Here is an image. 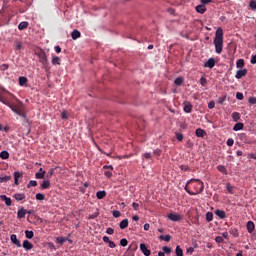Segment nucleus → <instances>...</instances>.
Instances as JSON below:
<instances>
[{
	"label": "nucleus",
	"mask_w": 256,
	"mask_h": 256,
	"mask_svg": "<svg viewBox=\"0 0 256 256\" xmlns=\"http://www.w3.org/2000/svg\"><path fill=\"white\" fill-rule=\"evenodd\" d=\"M45 173H46L45 171L37 172L35 174L36 179H45Z\"/></svg>",
	"instance_id": "37"
},
{
	"label": "nucleus",
	"mask_w": 256,
	"mask_h": 256,
	"mask_svg": "<svg viewBox=\"0 0 256 256\" xmlns=\"http://www.w3.org/2000/svg\"><path fill=\"white\" fill-rule=\"evenodd\" d=\"M143 158L144 159H152L153 155L150 152H146L143 154Z\"/></svg>",
	"instance_id": "52"
},
{
	"label": "nucleus",
	"mask_w": 256,
	"mask_h": 256,
	"mask_svg": "<svg viewBox=\"0 0 256 256\" xmlns=\"http://www.w3.org/2000/svg\"><path fill=\"white\" fill-rule=\"evenodd\" d=\"M27 196H25V193H16L13 195V198L16 201H24V199H26Z\"/></svg>",
	"instance_id": "13"
},
{
	"label": "nucleus",
	"mask_w": 256,
	"mask_h": 256,
	"mask_svg": "<svg viewBox=\"0 0 256 256\" xmlns=\"http://www.w3.org/2000/svg\"><path fill=\"white\" fill-rule=\"evenodd\" d=\"M71 37L74 41H76V39H79V37H81V32H79V30H74L71 33Z\"/></svg>",
	"instance_id": "22"
},
{
	"label": "nucleus",
	"mask_w": 256,
	"mask_h": 256,
	"mask_svg": "<svg viewBox=\"0 0 256 256\" xmlns=\"http://www.w3.org/2000/svg\"><path fill=\"white\" fill-rule=\"evenodd\" d=\"M208 109H215V102L211 101L208 103Z\"/></svg>",
	"instance_id": "61"
},
{
	"label": "nucleus",
	"mask_w": 256,
	"mask_h": 256,
	"mask_svg": "<svg viewBox=\"0 0 256 256\" xmlns=\"http://www.w3.org/2000/svg\"><path fill=\"white\" fill-rule=\"evenodd\" d=\"M230 234L233 235V237H239V232L237 229H231Z\"/></svg>",
	"instance_id": "51"
},
{
	"label": "nucleus",
	"mask_w": 256,
	"mask_h": 256,
	"mask_svg": "<svg viewBox=\"0 0 256 256\" xmlns=\"http://www.w3.org/2000/svg\"><path fill=\"white\" fill-rule=\"evenodd\" d=\"M206 221H208V223L213 221V212L206 213Z\"/></svg>",
	"instance_id": "41"
},
{
	"label": "nucleus",
	"mask_w": 256,
	"mask_h": 256,
	"mask_svg": "<svg viewBox=\"0 0 256 256\" xmlns=\"http://www.w3.org/2000/svg\"><path fill=\"white\" fill-rule=\"evenodd\" d=\"M31 187H37V181L30 180L29 183L27 184V188L31 189Z\"/></svg>",
	"instance_id": "39"
},
{
	"label": "nucleus",
	"mask_w": 256,
	"mask_h": 256,
	"mask_svg": "<svg viewBox=\"0 0 256 256\" xmlns=\"http://www.w3.org/2000/svg\"><path fill=\"white\" fill-rule=\"evenodd\" d=\"M106 233L107 235H113V233H115V230H113V228H107Z\"/></svg>",
	"instance_id": "62"
},
{
	"label": "nucleus",
	"mask_w": 256,
	"mask_h": 256,
	"mask_svg": "<svg viewBox=\"0 0 256 256\" xmlns=\"http://www.w3.org/2000/svg\"><path fill=\"white\" fill-rule=\"evenodd\" d=\"M236 99H238L239 101H243V99H244L243 93L237 92L236 93Z\"/></svg>",
	"instance_id": "53"
},
{
	"label": "nucleus",
	"mask_w": 256,
	"mask_h": 256,
	"mask_svg": "<svg viewBox=\"0 0 256 256\" xmlns=\"http://www.w3.org/2000/svg\"><path fill=\"white\" fill-rule=\"evenodd\" d=\"M96 197H97V199H105V197H107V192H105V191H98L96 193Z\"/></svg>",
	"instance_id": "26"
},
{
	"label": "nucleus",
	"mask_w": 256,
	"mask_h": 256,
	"mask_svg": "<svg viewBox=\"0 0 256 256\" xmlns=\"http://www.w3.org/2000/svg\"><path fill=\"white\" fill-rule=\"evenodd\" d=\"M234 144L235 140H233V138H229L226 142V145H228V147H233Z\"/></svg>",
	"instance_id": "48"
},
{
	"label": "nucleus",
	"mask_w": 256,
	"mask_h": 256,
	"mask_svg": "<svg viewBox=\"0 0 256 256\" xmlns=\"http://www.w3.org/2000/svg\"><path fill=\"white\" fill-rule=\"evenodd\" d=\"M0 159H9V152L5 150L0 152Z\"/></svg>",
	"instance_id": "35"
},
{
	"label": "nucleus",
	"mask_w": 256,
	"mask_h": 256,
	"mask_svg": "<svg viewBox=\"0 0 256 256\" xmlns=\"http://www.w3.org/2000/svg\"><path fill=\"white\" fill-rule=\"evenodd\" d=\"M120 245H121V247H127V245H129V241H127V239L123 238L120 240Z\"/></svg>",
	"instance_id": "46"
},
{
	"label": "nucleus",
	"mask_w": 256,
	"mask_h": 256,
	"mask_svg": "<svg viewBox=\"0 0 256 256\" xmlns=\"http://www.w3.org/2000/svg\"><path fill=\"white\" fill-rule=\"evenodd\" d=\"M27 27H29V22H21V23L18 25L19 31H23L24 29H27Z\"/></svg>",
	"instance_id": "27"
},
{
	"label": "nucleus",
	"mask_w": 256,
	"mask_h": 256,
	"mask_svg": "<svg viewBox=\"0 0 256 256\" xmlns=\"http://www.w3.org/2000/svg\"><path fill=\"white\" fill-rule=\"evenodd\" d=\"M215 241H216V243H223V241H224L223 236H217L215 238Z\"/></svg>",
	"instance_id": "57"
},
{
	"label": "nucleus",
	"mask_w": 256,
	"mask_h": 256,
	"mask_svg": "<svg viewBox=\"0 0 256 256\" xmlns=\"http://www.w3.org/2000/svg\"><path fill=\"white\" fill-rule=\"evenodd\" d=\"M132 207H133V209H134V211H139V204L138 203H133L132 204Z\"/></svg>",
	"instance_id": "64"
},
{
	"label": "nucleus",
	"mask_w": 256,
	"mask_h": 256,
	"mask_svg": "<svg viewBox=\"0 0 256 256\" xmlns=\"http://www.w3.org/2000/svg\"><path fill=\"white\" fill-rule=\"evenodd\" d=\"M215 52L220 55L223 51V29L218 28L216 30L215 38H214Z\"/></svg>",
	"instance_id": "2"
},
{
	"label": "nucleus",
	"mask_w": 256,
	"mask_h": 256,
	"mask_svg": "<svg viewBox=\"0 0 256 256\" xmlns=\"http://www.w3.org/2000/svg\"><path fill=\"white\" fill-rule=\"evenodd\" d=\"M6 95H10V97H15L11 92L7 91L4 87H0V103H3V105H7V107L11 108V111L13 113H16V115H19V117H25V112H23V104H11L9 101H7V98H5Z\"/></svg>",
	"instance_id": "1"
},
{
	"label": "nucleus",
	"mask_w": 256,
	"mask_h": 256,
	"mask_svg": "<svg viewBox=\"0 0 256 256\" xmlns=\"http://www.w3.org/2000/svg\"><path fill=\"white\" fill-rule=\"evenodd\" d=\"M250 63H251L252 65H256V55H252V56H251Z\"/></svg>",
	"instance_id": "60"
},
{
	"label": "nucleus",
	"mask_w": 256,
	"mask_h": 256,
	"mask_svg": "<svg viewBox=\"0 0 256 256\" xmlns=\"http://www.w3.org/2000/svg\"><path fill=\"white\" fill-rule=\"evenodd\" d=\"M249 7L252 11H256V0H250Z\"/></svg>",
	"instance_id": "38"
},
{
	"label": "nucleus",
	"mask_w": 256,
	"mask_h": 256,
	"mask_svg": "<svg viewBox=\"0 0 256 256\" xmlns=\"http://www.w3.org/2000/svg\"><path fill=\"white\" fill-rule=\"evenodd\" d=\"M51 187V182L49 180H44L40 186L41 189H49Z\"/></svg>",
	"instance_id": "25"
},
{
	"label": "nucleus",
	"mask_w": 256,
	"mask_h": 256,
	"mask_svg": "<svg viewBox=\"0 0 256 256\" xmlns=\"http://www.w3.org/2000/svg\"><path fill=\"white\" fill-rule=\"evenodd\" d=\"M159 239L161 241H166L167 243H169V241H171V235L167 234V235H160Z\"/></svg>",
	"instance_id": "28"
},
{
	"label": "nucleus",
	"mask_w": 256,
	"mask_h": 256,
	"mask_svg": "<svg viewBox=\"0 0 256 256\" xmlns=\"http://www.w3.org/2000/svg\"><path fill=\"white\" fill-rule=\"evenodd\" d=\"M120 229H127V227H129V220L128 219H124L120 222Z\"/></svg>",
	"instance_id": "23"
},
{
	"label": "nucleus",
	"mask_w": 256,
	"mask_h": 256,
	"mask_svg": "<svg viewBox=\"0 0 256 256\" xmlns=\"http://www.w3.org/2000/svg\"><path fill=\"white\" fill-rule=\"evenodd\" d=\"M226 189L230 195L235 193V186H232L231 183L226 184Z\"/></svg>",
	"instance_id": "21"
},
{
	"label": "nucleus",
	"mask_w": 256,
	"mask_h": 256,
	"mask_svg": "<svg viewBox=\"0 0 256 256\" xmlns=\"http://www.w3.org/2000/svg\"><path fill=\"white\" fill-rule=\"evenodd\" d=\"M65 241H67V238H65V237L56 238V243H59L60 245H63V243H65Z\"/></svg>",
	"instance_id": "43"
},
{
	"label": "nucleus",
	"mask_w": 256,
	"mask_h": 256,
	"mask_svg": "<svg viewBox=\"0 0 256 256\" xmlns=\"http://www.w3.org/2000/svg\"><path fill=\"white\" fill-rule=\"evenodd\" d=\"M16 49H17L18 51H21V49H23V44H22L21 42H17V43H16Z\"/></svg>",
	"instance_id": "59"
},
{
	"label": "nucleus",
	"mask_w": 256,
	"mask_h": 256,
	"mask_svg": "<svg viewBox=\"0 0 256 256\" xmlns=\"http://www.w3.org/2000/svg\"><path fill=\"white\" fill-rule=\"evenodd\" d=\"M113 217H121V212L119 210H114L112 213Z\"/></svg>",
	"instance_id": "56"
},
{
	"label": "nucleus",
	"mask_w": 256,
	"mask_h": 256,
	"mask_svg": "<svg viewBox=\"0 0 256 256\" xmlns=\"http://www.w3.org/2000/svg\"><path fill=\"white\" fill-rule=\"evenodd\" d=\"M183 111L184 113H191L193 111V104L189 101H184Z\"/></svg>",
	"instance_id": "5"
},
{
	"label": "nucleus",
	"mask_w": 256,
	"mask_h": 256,
	"mask_svg": "<svg viewBox=\"0 0 256 256\" xmlns=\"http://www.w3.org/2000/svg\"><path fill=\"white\" fill-rule=\"evenodd\" d=\"M37 201H45V194L43 193H37L36 194Z\"/></svg>",
	"instance_id": "40"
},
{
	"label": "nucleus",
	"mask_w": 256,
	"mask_h": 256,
	"mask_svg": "<svg viewBox=\"0 0 256 256\" xmlns=\"http://www.w3.org/2000/svg\"><path fill=\"white\" fill-rule=\"evenodd\" d=\"M22 247L26 250V251H31V249H33V243L29 242V240H24Z\"/></svg>",
	"instance_id": "10"
},
{
	"label": "nucleus",
	"mask_w": 256,
	"mask_h": 256,
	"mask_svg": "<svg viewBox=\"0 0 256 256\" xmlns=\"http://www.w3.org/2000/svg\"><path fill=\"white\" fill-rule=\"evenodd\" d=\"M55 173V169H50L46 175L47 179H51L53 177V174Z\"/></svg>",
	"instance_id": "49"
},
{
	"label": "nucleus",
	"mask_w": 256,
	"mask_h": 256,
	"mask_svg": "<svg viewBox=\"0 0 256 256\" xmlns=\"http://www.w3.org/2000/svg\"><path fill=\"white\" fill-rule=\"evenodd\" d=\"M25 235H26L27 239H33V237H35V233L33 231H30V230H26Z\"/></svg>",
	"instance_id": "33"
},
{
	"label": "nucleus",
	"mask_w": 256,
	"mask_h": 256,
	"mask_svg": "<svg viewBox=\"0 0 256 256\" xmlns=\"http://www.w3.org/2000/svg\"><path fill=\"white\" fill-rule=\"evenodd\" d=\"M189 185H191V184H189V182H187L184 189H185L186 193H188V195H191V193H194V192L191 191V187Z\"/></svg>",
	"instance_id": "45"
},
{
	"label": "nucleus",
	"mask_w": 256,
	"mask_h": 256,
	"mask_svg": "<svg viewBox=\"0 0 256 256\" xmlns=\"http://www.w3.org/2000/svg\"><path fill=\"white\" fill-rule=\"evenodd\" d=\"M0 199L1 201L5 202V205H7V207H11V205H13V201L11 200V198L7 197V195H0Z\"/></svg>",
	"instance_id": "7"
},
{
	"label": "nucleus",
	"mask_w": 256,
	"mask_h": 256,
	"mask_svg": "<svg viewBox=\"0 0 256 256\" xmlns=\"http://www.w3.org/2000/svg\"><path fill=\"white\" fill-rule=\"evenodd\" d=\"M196 11L197 13H201V15H203V13L207 11V7H205V4H200L196 6Z\"/></svg>",
	"instance_id": "15"
},
{
	"label": "nucleus",
	"mask_w": 256,
	"mask_h": 256,
	"mask_svg": "<svg viewBox=\"0 0 256 256\" xmlns=\"http://www.w3.org/2000/svg\"><path fill=\"white\" fill-rule=\"evenodd\" d=\"M183 138H184L183 134H181V133H177V134H176V139H177L178 141H183Z\"/></svg>",
	"instance_id": "58"
},
{
	"label": "nucleus",
	"mask_w": 256,
	"mask_h": 256,
	"mask_svg": "<svg viewBox=\"0 0 256 256\" xmlns=\"http://www.w3.org/2000/svg\"><path fill=\"white\" fill-rule=\"evenodd\" d=\"M188 185H191L194 189L193 193H190L191 195H199L200 193H203V190L205 189V185L200 179H190Z\"/></svg>",
	"instance_id": "3"
},
{
	"label": "nucleus",
	"mask_w": 256,
	"mask_h": 256,
	"mask_svg": "<svg viewBox=\"0 0 256 256\" xmlns=\"http://www.w3.org/2000/svg\"><path fill=\"white\" fill-rule=\"evenodd\" d=\"M237 69H243L245 67V60L244 59H238L236 62Z\"/></svg>",
	"instance_id": "24"
},
{
	"label": "nucleus",
	"mask_w": 256,
	"mask_h": 256,
	"mask_svg": "<svg viewBox=\"0 0 256 256\" xmlns=\"http://www.w3.org/2000/svg\"><path fill=\"white\" fill-rule=\"evenodd\" d=\"M227 99V96H223V97H220L219 99H218V103L220 104V105H223V103H225V100Z\"/></svg>",
	"instance_id": "55"
},
{
	"label": "nucleus",
	"mask_w": 256,
	"mask_h": 256,
	"mask_svg": "<svg viewBox=\"0 0 256 256\" xmlns=\"http://www.w3.org/2000/svg\"><path fill=\"white\" fill-rule=\"evenodd\" d=\"M195 133H196V137H204L205 136V131L201 128L196 129Z\"/></svg>",
	"instance_id": "31"
},
{
	"label": "nucleus",
	"mask_w": 256,
	"mask_h": 256,
	"mask_svg": "<svg viewBox=\"0 0 256 256\" xmlns=\"http://www.w3.org/2000/svg\"><path fill=\"white\" fill-rule=\"evenodd\" d=\"M25 215H27V210H25L24 208H21L20 210H18V214H17L18 219H25Z\"/></svg>",
	"instance_id": "17"
},
{
	"label": "nucleus",
	"mask_w": 256,
	"mask_h": 256,
	"mask_svg": "<svg viewBox=\"0 0 256 256\" xmlns=\"http://www.w3.org/2000/svg\"><path fill=\"white\" fill-rule=\"evenodd\" d=\"M168 219H170V221H181V219H183V216L177 213H170L168 215Z\"/></svg>",
	"instance_id": "6"
},
{
	"label": "nucleus",
	"mask_w": 256,
	"mask_h": 256,
	"mask_svg": "<svg viewBox=\"0 0 256 256\" xmlns=\"http://www.w3.org/2000/svg\"><path fill=\"white\" fill-rule=\"evenodd\" d=\"M245 75H247V69L238 70L236 72L235 78L241 79V78L245 77Z\"/></svg>",
	"instance_id": "11"
},
{
	"label": "nucleus",
	"mask_w": 256,
	"mask_h": 256,
	"mask_svg": "<svg viewBox=\"0 0 256 256\" xmlns=\"http://www.w3.org/2000/svg\"><path fill=\"white\" fill-rule=\"evenodd\" d=\"M10 241L16 245V247H21V241L19 239H17V235L16 234H12L10 236Z\"/></svg>",
	"instance_id": "9"
},
{
	"label": "nucleus",
	"mask_w": 256,
	"mask_h": 256,
	"mask_svg": "<svg viewBox=\"0 0 256 256\" xmlns=\"http://www.w3.org/2000/svg\"><path fill=\"white\" fill-rule=\"evenodd\" d=\"M27 81H28L27 77L22 76L19 78V85H21V87H23V85H25V83H27Z\"/></svg>",
	"instance_id": "42"
},
{
	"label": "nucleus",
	"mask_w": 256,
	"mask_h": 256,
	"mask_svg": "<svg viewBox=\"0 0 256 256\" xmlns=\"http://www.w3.org/2000/svg\"><path fill=\"white\" fill-rule=\"evenodd\" d=\"M200 85H202V87H205L207 85V78L201 77L200 78Z\"/></svg>",
	"instance_id": "50"
},
{
	"label": "nucleus",
	"mask_w": 256,
	"mask_h": 256,
	"mask_svg": "<svg viewBox=\"0 0 256 256\" xmlns=\"http://www.w3.org/2000/svg\"><path fill=\"white\" fill-rule=\"evenodd\" d=\"M162 251H164V253H166L167 255H169V253H171L173 250L171 249V247L164 246V247L162 248Z\"/></svg>",
	"instance_id": "47"
},
{
	"label": "nucleus",
	"mask_w": 256,
	"mask_h": 256,
	"mask_svg": "<svg viewBox=\"0 0 256 256\" xmlns=\"http://www.w3.org/2000/svg\"><path fill=\"white\" fill-rule=\"evenodd\" d=\"M246 227L248 233H253V231H255V223H253V221H248Z\"/></svg>",
	"instance_id": "14"
},
{
	"label": "nucleus",
	"mask_w": 256,
	"mask_h": 256,
	"mask_svg": "<svg viewBox=\"0 0 256 256\" xmlns=\"http://www.w3.org/2000/svg\"><path fill=\"white\" fill-rule=\"evenodd\" d=\"M52 65H61V58L59 56H55L52 58Z\"/></svg>",
	"instance_id": "30"
},
{
	"label": "nucleus",
	"mask_w": 256,
	"mask_h": 256,
	"mask_svg": "<svg viewBox=\"0 0 256 256\" xmlns=\"http://www.w3.org/2000/svg\"><path fill=\"white\" fill-rule=\"evenodd\" d=\"M184 81H185V80L183 79V77H178V78H176V79L174 80V84L179 87V86L183 85V82H184Z\"/></svg>",
	"instance_id": "32"
},
{
	"label": "nucleus",
	"mask_w": 256,
	"mask_h": 256,
	"mask_svg": "<svg viewBox=\"0 0 256 256\" xmlns=\"http://www.w3.org/2000/svg\"><path fill=\"white\" fill-rule=\"evenodd\" d=\"M215 215H217V217L220 219H225V217H227V214L223 210H216Z\"/></svg>",
	"instance_id": "19"
},
{
	"label": "nucleus",
	"mask_w": 256,
	"mask_h": 256,
	"mask_svg": "<svg viewBox=\"0 0 256 256\" xmlns=\"http://www.w3.org/2000/svg\"><path fill=\"white\" fill-rule=\"evenodd\" d=\"M140 250H141V252L143 253V255H145V256H150L151 255V250H149L148 248H147V245H145V244H140Z\"/></svg>",
	"instance_id": "8"
},
{
	"label": "nucleus",
	"mask_w": 256,
	"mask_h": 256,
	"mask_svg": "<svg viewBox=\"0 0 256 256\" xmlns=\"http://www.w3.org/2000/svg\"><path fill=\"white\" fill-rule=\"evenodd\" d=\"M243 127H244L243 123L238 122V123H236V124L234 125L233 131H241V129H243Z\"/></svg>",
	"instance_id": "29"
},
{
	"label": "nucleus",
	"mask_w": 256,
	"mask_h": 256,
	"mask_svg": "<svg viewBox=\"0 0 256 256\" xmlns=\"http://www.w3.org/2000/svg\"><path fill=\"white\" fill-rule=\"evenodd\" d=\"M232 119H233V121H235L237 123V121H239V119H241V115L239 114V112L232 113Z\"/></svg>",
	"instance_id": "34"
},
{
	"label": "nucleus",
	"mask_w": 256,
	"mask_h": 256,
	"mask_svg": "<svg viewBox=\"0 0 256 256\" xmlns=\"http://www.w3.org/2000/svg\"><path fill=\"white\" fill-rule=\"evenodd\" d=\"M103 169H104L105 177H107L108 179H111V177H113V166L112 165H104Z\"/></svg>",
	"instance_id": "4"
},
{
	"label": "nucleus",
	"mask_w": 256,
	"mask_h": 256,
	"mask_svg": "<svg viewBox=\"0 0 256 256\" xmlns=\"http://www.w3.org/2000/svg\"><path fill=\"white\" fill-rule=\"evenodd\" d=\"M248 103H250L251 105H256V97H250L248 99Z\"/></svg>",
	"instance_id": "54"
},
{
	"label": "nucleus",
	"mask_w": 256,
	"mask_h": 256,
	"mask_svg": "<svg viewBox=\"0 0 256 256\" xmlns=\"http://www.w3.org/2000/svg\"><path fill=\"white\" fill-rule=\"evenodd\" d=\"M23 177L21 172H14V185H19V179Z\"/></svg>",
	"instance_id": "16"
},
{
	"label": "nucleus",
	"mask_w": 256,
	"mask_h": 256,
	"mask_svg": "<svg viewBox=\"0 0 256 256\" xmlns=\"http://www.w3.org/2000/svg\"><path fill=\"white\" fill-rule=\"evenodd\" d=\"M38 57L40 59V63H42L43 65L47 63V54H45V52L40 53Z\"/></svg>",
	"instance_id": "18"
},
{
	"label": "nucleus",
	"mask_w": 256,
	"mask_h": 256,
	"mask_svg": "<svg viewBox=\"0 0 256 256\" xmlns=\"http://www.w3.org/2000/svg\"><path fill=\"white\" fill-rule=\"evenodd\" d=\"M204 67H208V69H213V67H215V58L208 59V61L204 64Z\"/></svg>",
	"instance_id": "12"
},
{
	"label": "nucleus",
	"mask_w": 256,
	"mask_h": 256,
	"mask_svg": "<svg viewBox=\"0 0 256 256\" xmlns=\"http://www.w3.org/2000/svg\"><path fill=\"white\" fill-rule=\"evenodd\" d=\"M217 170L222 173V175H228L227 168L224 165H218Z\"/></svg>",
	"instance_id": "20"
},
{
	"label": "nucleus",
	"mask_w": 256,
	"mask_h": 256,
	"mask_svg": "<svg viewBox=\"0 0 256 256\" xmlns=\"http://www.w3.org/2000/svg\"><path fill=\"white\" fill-rule=\"evenodd\" d=\"M7 181H11V176L0 177V183H7Z\"/></svg>",
	"instance_id": "44"
},
{
	"label": "nucleus",
	"mask_w": 256,
	"mask_h": 256,
	"mask_svg": "<svg viewBox=\"0 0 256 256\" xmlns=\"http://www.w3.org/2000/svg\"><path fill=\"white\" fill-rule=\"evenodd\" d=\"M153 154L159 157L161 155V149H156L153 151Z\"/></svg>",
	"instance_id": "63"
},
{
	"label": "nucleus",
	"mask_w": 256,
	"mask_h": 256,
	"mask_svg": "<svg viewBox=\"0 0 256 256\" xmlns=\"http://www.w3.org/2000/svg\"><path fill=\"white\" fill-rule=\"evenodd\" d=\"M175 253L176 256H183V249L181 248V246H176Z\"/></svg>",
	"instance_id": "36"
}]
</instances>
